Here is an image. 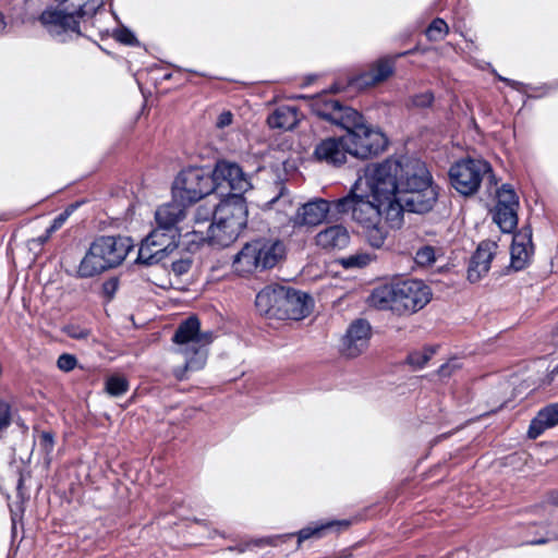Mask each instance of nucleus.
Wrapping results in <instances>:
<instances>
[{
  "label": "nucleus",
  "mask_w": 558,
  "mask_h": 558,
  "mask_svg": "<svg viewBox=\"0 0 558 558\" xmlns=\"http://www.w3.org/2000/svg\"><path fill=\"white\" fill-rule=\"evenodd\" d=\"M76 359L71 354H62L57 361V365L61 371L70 372L76 366Z\"/></svg>",
  "instance_id": "nucleus-43"
},
{
  "label": "nucleus",
  "mask_w": 558,
  "mask_h": 558,
  "mask_svg": "<svg viewBox=\"0 0 558 558\" xmlns=\"http://www.w3.org/2000/svg\"><path fill=\"white\" fill-rule=\"evenodd\" d=\"M492 171L490 165L483 159H462L451 166L449 177L452 186L462 195L474 194L485 175Z\"/></svg>",
  "instance_id": "nucleus-9"
},
{
  "label": "nucleus",
  "mask_w": 558,
  "mask_h": 558,
  "mask_svg": "<svg viewBox=\"0 0 558 558\" xmlns=\"http://www.w3.org/2000/svg\"><path fill=\"white\" fill-rule=\"evenodd\" d=\"M435 350L432 348H424L420 351H414L410 353L407 357V362L413 366L415 369L423 368L427 362L432 359L434 355Z\"/></svg>",
  "instance_id": "nucleus-37"
},
{
  "label": "nucleus",
  "mask_w": 558,
  "mask_h": 558,
  "mask_svg": "<svg viewBox=\"0 0 558 558\" xmlns=\"http://www.w3.org/2000/svg\"><path fill=\"white\" fill-rule=\"evenodd\" d=\"M373 258H374V256L368 253L359 252V253L348 256L347 258H343L342 265L345 268L364 267V266L368 265L373 260Z\"/></svg>",
  "instance_id": "nucleus-39"
},
{
  "label": "nucleus",
  "mask_w": 558,
  "mask_h": 558,
  "mask_svg": "<svg viewBox=\"0 0 558 558\" xmlns=\"http://www.w3.org/2000/svg\"><path fill=\"white\" fill-rule=\"evenodd\" d=\"M411 158L387 159L380 163L368 165L355 181V192L364 190L380 205L388 208L392 228L402 226V207L400 206L401 185L405 180V168Z\"/></svg>",
  "instance_id": "nucleus-1"
},
{
  "label": "nucleus",
  "mask_w": 558,
  "mask_h": 558,
  "mask_svg": "<svg viewBox=\"0 0 558 558\" xmlns=\"http://www.w3.org/2000/svg\"><path fill=\"white\" fill-rule=\"evenodd\" d=\"M192 262L189 258H181L172 263V271L177 276L186 274L191 268Z\"/></svg>",
  "instance_id": "nucleus-45"
},
{
  "label": "nucleus",
  "mask_w": 558,
  "mask_h": 558,
  "mask_svg": "<svg viewBox=\"0 0 558 558\" xmlns=\"http://www.w3.org/2000/svg\"><path fill=\"white\" fill-rule=\"evenodd\" d=\"M345 141L350 155L359 159L377 156L386 149L388 144L383 132L367 124L356 132L345 133Z\"/></svg>",
  "instance_id": "nucleus-11"
},
{
  "label": "nucleus",
  "mask_w": 558,
  "mask_h": 558,
  "mask_svg": "<svg viewBox=\"0 0 558 558\" xmlns=\"http://www.w3.org/2000/svg\"><path fill=\"white\" fill-rule=\"evenodd\" d=\"M214 191L211 173L204 168L184 169L173 182V193L181 202L194 203Z\"/></svg>",
  "instance_id": "nucleus-8"
},
{
  "label": "nucleus",
  "mask_w": 558,
  "mask_h": 558,
  "mask_svg": "<svg viewBox=\"0 0 558 558\" xmlns=\"http://www.w3.org/2000/svg\"><path fill=\"white\" fill-rule=\"evenodd\" d=\"M214 220V209L205 206H199L194 215V225L192 230L206 227Z\"/></svg>",
  "instance_id": "nucleus-38"
},
{
  "label": "nucleus",
  "mask_w": 558,
  "mask_h": 558,
  "mask_svg": "<svg viewBox=\"0 0 558 558\" xmlns=\"http://www.w3.org/2000/svg\"><path fill=\"white\" fill-rule=\"evenodd\" d=\"M43 440L46 442L47 446L52 447L53 445V437L49 433H44L41 435Z\"/></svg>",
  "instance_id": "nucleus-51"
},
{
  "label": "nucleus",
  "mask_w": 558,
  "mask_h": 558,
  "mask_svg": "<svg viewBox=\"0 0 558 558\" xmlns=\"http://www.w3.org/2000/svg\"><path fill=\"white\" fill-rule=\"evenodd\" d=\"M555 504H557V505H558V494H557V497H556V499H555Z\"/></svg>",
  "instance_id": "nucleus-56"
},
{
  "label": "nucleus",
  "mask_w": 558,
  "mask_h": 558,
  "mask_svg": "<svg viewBox=\"0 0 558 558\" xmlns=\"http://www.w3.org/2000/svg\"><path fill=\"white\" fill-rule=\"evenodd\" d=\"M300 121L299 110L294 106H281L277 108L267 119L271 129L290 131L298 125Z\"/></svg>",
  "instance_id": "nucleus-27"
},
{
  "label": "nucleus",
  "mask_w": 558,
  "mask_h": 558,
  "mask_svg": "<svg viewBox=\"0 0 558 558\" xmlns=\"http://www.w3.org/2000/svg\"><path fill=\"white\" fill-rule=\"evenodd\" d=\"M496 205L519 208V197L510 184H502L498 189Z\"/></svg>",
  "instance_id": "nucleus-32"
},
{
  "label": "nucleus",
  "mask_w": 558,
  "mask_h": 558,
  "mask_svg": "<svg viewBox=\"0 0 558 558\" xmlns=\"http://www.w3.org/2000/svg\"><path fill=\"white\" fill-rule=\"evenodd\" d=\"M371 338V326L359 319L352 323L342 340L341 353L348 359H355L366 351Z\"/></svg>",
  "instance_id": "nucleus-14"
},
{
  "label": "nucleus",
  "mask_w": 558,
  "mask_h": 558,
  "mask_svg": "<svg viewBox=\"0 0 558 558\" xmlns=\"http://www.w3.org/2000/svg\"><path fill=\"white\" fill-rule=\"evenodd\" d=\"M105 390L112 397H120L129 390V383L122 376H110L106 380Z\"/></svg>",
  "instance_id": "nucleus-33"
},
{
  "label": "nucleus",
  "mask_w": 558,
  "mask_h": 558,
  "mask_svg": "<svg viewBox=\"0 0 558 558\" xmlns=\"http://www.w3.org/2000/svg\"><path fill=\"white\" fill-rule=\"evenodd\" d=\"M173 341L180 345V352L185 356L183 368L174 371L178 379L182 380L186 371H198L205 366L207 347L213 341V333L201 332L199 320L196 317H190L180 324Z\"/></svg>",
  "instance_id": "nucleus-5"
},
{
  "label": "nucleus",
  "mask_w": 558,
  "mask_h": 558,
  "mask_svg": "<svg viewBox=\"0 0 558 558\" xmlns=\"http://www.w3.org/2000/svg\"><path fill=\"white\" fill-rule=\"evenodd\" d=\"M310 310L311 299L306 294L286 288L277 318L300 320L310 314Z\"/></svg>",
  "instance_id": "nucleus-17"
},
{
  "label": "nucleus",
  "mask_w": 558,
  "mask_h": 558,
  "mask_svg": "<svg viewBox=\"0 0 558 558\" xmlns=\"http://www.w3.org/2000/svg\"><path fill=\"white\" fill-rule=\"evenodd\" d=\"M233 121V113L229 110L222 111L216 120V128L218 129H225L229 125H231Z\"/></svg>",
  "instance_id": "nucleus-46"
},
{
  "label": "nucleus",
  "mask_w": 558,
  "mask_h": 558,
  "mask_svg": "<svg viewBox=\"0 0 558 558\" xmlns=\"http://www.w3.org/2000/svg\"><path fill=\"white\" fill-rule=\"evenodd\" d=\"M498 245L494 241H483L471 256L468 267V280L478 282L489 271L493 258L497 254Z\"/></svg>",
  "instance_id": "nucleus-15"
},
{
  "label": "nucleus",
  "mask_w": 558,
  "mask_h": 558,
  "mask_svg": "<svg viewBox=\"0 0 558 558\" xmlns=\"http://www.w3.org/2000/svg\"><path fill=\"white\" fill-rule=\"evenodd\" d=\"M246 222V203L242 197L234 195L215 207L214 220L206 229L186 231L183 236L189 244L207 243L214 247H227L239 238Z\"/></svg>",
  "instance_id": "nucleus-2"
},
{
  "label": "nucleus",
  "mask_w": 558,
  "mask_h": 558,
  "mask_svg": "<svg viewBox=\"0 0 558 558\" xmlns=\"http://www.w3.org/2000/svg\"><path fill=\"white\" fill-rule=\"evenodd\" d=\"M185 216L182 204L173 202L159 206L155 213L157 229L165 231H177L175 225Z\"/></svg>",
  "instance_id": "nucleus-25"
},
{
  "label": "nucleus",
  "mask_w": 558,
  "mask_h": 558,
  "mask_svg": "<svg viewBox=\"0 0 558 558\" xmlns=\"http://www.w3.org/2000/svg\"><path fill=\"white\" fill-rule=\"evenodd\" d=\"M532 255V231L530 228H522L512 239L510 266L514 270H521L530 263Z\"/></svg>",
  "instance_id": "nucleus-21"
},
{
  "label": "nucleus",
  "mask_w": 558,
  "mask_h": 558,
  "mask_svg": "<svg viewBox=\"0 0 558 558\" xmlns=\"http://www.w3.org/2000/svg\"><path fill=\"white\" fill-rule=\"evenodd\" d=\"M331 123L340 125L347 133H353L366 125L364 118L354 109L341 107L331 116Z\"/></svg>",
  "instance_id": "nucleus-28"
},
{
  "label": "nucleus",
  "mask_w": 558,
  "mask_h": 558,
  "mask_svg": "<svg viewBox=\"0 0 558 558\" xmlns=\"http://www.w3.org/2000/svg\"><path fill=\"white\" fill-rule=\"evenodd\" d=\"M316 245L326 251L342 250L350 242V234L345 227L335 225L319 231L315 236Z\"/></svg>",
  "instance_id": "nucleus-22"
},
{
  "label": "nucleus",
  "mask_w": 558,
  "mask_h": 558,
  "mask_svg": "<svg viewBox=\"0 0 558 558\" xmlns=\"http://www.w3.org/2000/svg\"><path fill=\"white\" fill-rule=\"evenodd\" d=\"M211 177L215 190L228 187L236 194L244 193L251 189L247 175L235 162L227 160L218 161L211 172Z\"/></svg>",
  "instance_id": "nucleus-12"
},
{
  "label": "nucleus",
  "mask_w": 558,
  "mask_h": 558,
  "mask_svg": "<svg viewBox=\"0 0 558 558\" xmlns=\"http://www.w3.org/2000/svg\"><path fill=\"white\" fill-rule=\"evenodd\" d=\"M366 229L365 236L368 244L374 248H380L387 238V232L384 231L378 223L364 227Z\"/></svg>",
  "instance_id": "nucleus-34"
},
{
  "label": "nucleus",
  "mask_w": 558,
  "mask_h": 558,
  "mask_svg": "<svg viewBox=\"0 0 558 558\" xmlns=\"http://www.w3.org/2000/svg\"><path fill=\"white\" fill-rule=\"evenodd\" d=\"M116 38L123 44L133 45L136 41L135 36L128 29H121L116 34Z\"/></svg>",
  "instance_id": "nucleus-48"
},
{
  "label": "nucleus",
  "mask_w": 558,
  "mask_h": 558,
  "mask_svg": "<svg viewBox=\"0 0 558 558\" xmlns=\"http://www.w3.org/2000/svg\"><path fill=\"white\" fill-rule=\"evenodd\" d=\"M432 300V290L421 280H404L381 286L369 296L371 304L379 310H390L398 315L421 311Z\"/></svg>",
  "instance_id": "nucleus-3"
},
{
  "label": "nucleus",
  "mask_w": 558,
  "mask_h": 558,
  "mask_svg": "<svg viewBox=\"0 0 558 558\" xmlns=\"http://www.w3.org/2000/svg\"><path fill=\"white\" fill-rule=\"evenodd\" d=\"M558 425V403H551L538 411L537 415L532 420L527 436L536 439L546 429Z\"/></svg>",
  "instance_id": "nucleus-24"
},
{
  "label": "nucleus",
  "mask_w": 558,
  "mask_h": 558,
  "mask_svg": "<svg viewBox=\"0 0 558 558\" xmlns=\"http://www.w3.org/2000/svg\"><path fill=\"white\" fill-rule=\"evenodd\" d=\"M69 216H70L69 211H64V213L60 214L59 216H57L53 219L51 226L47 229V233H48L47 236H49L56 230L60 229L63 226V223L66 221Z\"/></svg>",
  "instance_id": "nucleus-47"
},
{
  "label": "nucleus",
  "mask_w": 558,
  "mask_h": 558,
  "mask_svg": "<svg viewBox=\"0 0 558 558\" xmlns=\"http://www.w3.org/2000/svg\"><path fill=\"white\" fill-rule=\"evenodd\" d=\"M400 206L404 210L414 214L430 211L438 199V186L433 184L432 177L425 166L418 159L408 161L405 180L401 185Z\"/></svg>",
  "instance_id": "nucleus-4"
},
{
  "label": "nucleus",
  "mask_w": 558,
  "mask_h": 558,
  "mask_svg": "<svg viewBox=\"0 0 558 558\" xmlns=\"http://www.w3.org/2000/svg\"><path fill=\"white\" fill-rule=\"evenodd\" d=\"M338 214H350L351 218L361 226L379 223L380 219L392 228V222L388 216V208L375 202L367 192L361 190L360 194L355 192V183L350 193L332 203Z\"/></svg>",
  "instance_id": "nucleus-7"
},
{
  "label": "nucleus",
  "mask_w": 558,
  "mask_h": 558,
  "mask_svg": "<svg viewBox=\"0 0 558 558\" xmlns=\"http://www.w3.org/2000/svg\"><path fill=\"white\" fill-rule=\"evenodd\" d=\"M112 268L109 262L106 260L101 253L92 243L89 250L83 257L77 268V275L82 278H89L101 274L102 271Z\"/></svg>",
  "instance_id": "nucleus-26"
},
{
  "label": "nucleus",
  "mask_w": 558,
  "mask_h": 558,
  "mask_svg": "<svg viewBox=\"0 0 558 558\" xmlns=\"http://www.w3.org/2000/svg\"><path fill=\"white\" fill-rule=\"evenodd\" d=\"M440 254V248H436L430 245H424L416 251L414 260L418 266L428 267L437 260V256Z\"/></svg>",
  "instance_id": "nucleus-31"
},
{
  "label": "nucleus",
  "mask_w": 558,
  "mask_h": 558,
  "mask_svg": "<svg viewBox=\"0 0 558 558\" xmlns=\"http://www.w3.org/2000/svg\"><path fill=\"white\" fill-rule=\"evenodd\" d=\"M550 539H551L550 537L534 538V539L529 541L527 544H531V545H542V544H546Z\"/></svg>",
  "instance_id": "nucleus-49"
},
{
  "label": "nucleus",
  "mask_w": 558,
  "mask_h": 558,
  "mask_svg": "<svg viewBox=\"0 0 558 558\" xmlns=\"http://www.w3.org/2000/svg\"><path fill=\"white\" fill-rule=\"evenodd\" d=\"M348 155H350V148L347 145L345 134L341 137L323 140L314 149V156L317 160L332 166L345 163Z\"/></svg>",
  "instance_id": "nucleus-18"
},
{
  "label": "nucleus",
  "mask_w": 558,
  "mask_h": 558,
  "mask_svg": "<svg viewBox=\"0 0 558 558\" xmlns=\"http://www.w3.org/2000/svg\"><path fill=\"white\" fill-rule=\"evenodd\" d=\"M338 522H328L326 524L317 525V526H307L298 532V546H300L304 541L310 538H320L325 530L333 526Z\"/></svg>",
  "instance_id": "nucleus-36"
},
{
  "label": "nucleus",
  "mask_w": 558,
  "mask_h": 558,
  "mask_svg": "<svg viewBox=\"0 0 558 558\" xmlns=\"http://www.w3.org/2000/svg\"><path fill=\"white\" fill-rule=\"evenodd\" d=\"M258 546L275 545L274 538H260L255 542Z\"/></svg>",
  "instance_id": "nucleus-52"
},
{
  "label": "nucleus",
  "mask_w": 558,
  "mask_h": 558,
  "mask_svg": "<svg viewBox=\"0 0 558 558\" xmlns=\"http://www.w3.org/2000/svg\"><path fill=\"white\" fill-rule=\"evenodd\" d=\"M393 72L395 59L381 58L374 62L368 71L352 77L349 84L357 89H366L387 81Z\"/></svg>",
  "instance_id": "nucleus-16"
},
{
  "label": "nucleus",
  "mask_w": 558,
  "mask_h": 558,
  "mask_svg": "<svg viewBox=\"0 0 558 558\" xmlns=\"http://www.w3.org/2000/svg\"><path fill=\"white\" fill-rule=\"evenodd\" d=\"M5 28V22L2 13L0 12V33Z\"/></svg>",
  "instance_id": "nucleus-53"
},
{
  "label": "nucleus",
  "mask_w": 558,
  "mask_h": 558,
  "mask_svg": "<svg viewBox=\"0 0 558 558\" xmlns=\"http://www.w3.org/2000/svg\"><path fill=\"white\" fill-rule=\"evenodd\" d=\"M330 210V204L323 199L316 198L303 204L294 217L292 222L294 227H315L324 221Z\"/></svg>",
  "instance_id": "nucleus-20"
},
{
  "label": "nucleus",
  "mask_w": 558,
  "mask_h": 558,
  "mask_svg": "<svg viewBox=\"0 0 558 558\" xmlns=\"http://www.w3.org/2000/svg\"><path fill=\"white\" fill-rule=\"evenodd\" d=\"M449 33L448 24L440 17L435 19L427 27L425 34L432 41H438L446 37Z\"/></svg>",
  "instance_id": "nucleus-35"
},
{
  "label": "nucleus",
  "mask_w": 558,
  "mask_h": 558,
  "mask_svg": "<svg viewBox=\"0 0 558 558\" xmlns=\"http://www.w3.org/2000/svg\"><path fill=\"white\" fill-rule=\"evenodd\" d=\"M288 201L286 199L284 195H283V192L281 191V193L276 197V198H272L270 201V204L271 205H276V204H279V203H287Z\"/></svg>",
  "instance_id": "nucleus-50"
},
{
  "label": "nucleus",
  "mask_w": 558,
  "mask_h": 558,
  "mask_svg": "<svg viewBox=\"0 0 558 558\" xmlns=\"http://www.w3.org/2000/svg\"><path fill=\"white\" fill-rule=\"evenodd\" d=\"M22 485V478L19 480V487Z\"/></svg>",
  "instance_id": "nucleus-55"
},
{
  "label": "nucleus",
  "mask_w": 558,
  "mask_h": 558,
  "mask_svg": "<svg viewBox=\"0 0 558 558\" xmlns=\"http://www.w3.org/2000/svg\"><path fill=\"white\" fill-rule=\"evenodd\" d=\"M433 100H434L433 94L430 92H425V93L415 95L412 98V104L415 107L425 108V107L430 106Z\"/></svg>",
  "instance_id": "nucleus-44"
},
{
  "label": "nucleus",
  "mask_w": 558,
  "mask_h": 558,
  "mask_svg": "<svg viewBox=\"0 0 558 558\" xmlns=\"http://www.w3.org/2000/svg\"><path fill=\"white\" fill-rule=\"evenodd\" d=\"M47 32L60 41H65L70 34H81L77 15L58 9L45 10L39 17Z\"/></svg>",
  "instance_id": "nucleus-13"
},
{
  "label": "nucleus",
  "mask_w": 558,
  "mask_h": 558,
  "mask_svg": "<svg viewBox=\"0 0 558 558\" xmlns=\"http://www.w3.org/2000/svg\"><path fill=\"white\" fill-rule=\"evenodd\" d=\"M284 255V245L280 241L255 240L246 243L234 256L233 270L241 276L274 267Z\"/></svg>",
  "instance_id": "nucleus-6"
},
{
  "label": "nucleus",
  "mask_w": 558,
  "mask_h": 558,
  "mask_svg": "<svg viewBox=\"0 0 558 558\" xmlns=\"http://www.w3.org/2000/svg\"><path fill=\"white\" fill-rule=\"evenodd\" d=\"M12 422L11 405L0 399V432L7 429Z\"/></svg>",
  "instance_id": "nucleus-40"
},
{
  "label": "nucleus",
  "mask_w": 558,
  "mask_h": 558,
  "mask_svg": "<svg viewBox=\"0 0 558 558\" xmlns=\"http://www.w3.org/2000/svg\"><path fill=\"white\" fill-rule=\"evenodd\" d=\"M341 107H342V105L338 100L332 99V98H328V99L319 98L313 104V109L316 112V114L318 117H322L323 119L330 121V122H331L332 113L340 110Z\"/></svg>",
  "instance_id": "nucleus-30"
},
{
  "label": "nucleus",
  "mask_w": 558,
  "mask_h": 558,
  "mask_svg": "<svg viewBox=\"0 0 558 558\" xmlns=\"http://www.w3.org/2000/svg\"><path fill=\"white\" fill-rule=\"evenodd\" d=\"M93 244L111 267L120 265L132 248L130 239L123 236H101L95 240Z\"/></svg>",
  "instance_id": "nucleus-19"
},
{
  "label": "nucleus",
  "mask_w": 558,
  "mask_h": 558,
  "mask_svg": "<svg viewBox=\"0 0 558 558\" xmlns=\"http://www.w3.org/2000/svg\"><path fill=\"white\" fill-rule=\"evenodd\" d=\"M518 208L495 206L494 221L502 232H511L518 223Z\"/></svg>",
  "instance_id": "nucleus-29"
},
{
  "label": "nucleus",
  "mask_w": 558,
  "mask_h": 558,
  "mask_svg": "<svg viewBox=\"0 0 558 558\" xmlns=\"http://www.w3.org/2000/svg\"><path fill=\"white\" fill-rule=\"evenodd\" d=\"M177 231H165L155 228L143 241L138 250L137 260L145 265L161 262L178 247Z\"/></svg>",
  "instance_id": "nucleus-10"
},
{
  "label": "nucleus",
  "mask_w": 558,
  "mask_h": 558,
  "mask_svg": "<svg viewBox=\"0 0 558 558\" xmlns=\"http://www.w3.org/2000/svg\"><path fill=\"white\" fill-rule=\"evenodd\" d=\"M461 367L462 365L458 359H450L447 363L439 367L438 374L442 378H448Z\"/></svg>",
  "instance_id": "nucleus-41"
},
{
  "label": "nucleus",
  "mask_w": 558,
  "mask_h": 558,
  "mask_svg": "<svg viewBox=\"0 0 558 558\" xmlns=\"http://www.w3.org/2000/svg\"><path fill=\"white\" fill-rule=\"evenodd\" d=\"M555 337H556V341H557V343H558V328H557V331H556V333H555Z\"/></svg>",
  "instance_id": "nucleus-54"
},
{
  "label": "nucleus",
  "mask_w": 558,
  "mask_h": 558,
  "mask_svg": "<svg viewBox=\"0 0 558 558\" xmlns=\"http://www.w3.org/2000/svg\"><path fill=\"white\" fill-rule=\"evenodd\" d=\"M65 333L73 339L84 340L89 336V330L77 325H69L64 329Z\"/></svg>",
  "instance_id": "nucleus-42"
},
{
  "label": "nucleus",
  "mask_w": 558,
  "mask_h": 558,
  "mask_svg": "<svg viewBox=\"0 0 558 558\" xmlns=\"http://www.w3.org/2000/svg\"><path fill=\"white\" fill-rule=\"evenodd\" d=\"M286 287L268 286L259 291L255 299V305L259 313L277 317Z\"/></svg>",
  "instance_id": "nucleus-23"
}]
</instances>
